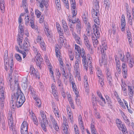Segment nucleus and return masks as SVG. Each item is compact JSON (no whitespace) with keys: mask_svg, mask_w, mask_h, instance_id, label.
<instances>
[{"mask_svg":"<svg viewBox=\"0 0 134 134\" xmlns=\"http://www.w3.org/2000/svg\"><path fill=\"white\" fill-rule=\"evenodd\" d=\"M11 100L10 101V103L13 104L14 100H16L15 103L17 108L20 107L24 102L25 99V96L21 91L19 90L18 92H16L14 93L13 95L11 96Z\"/></svg>","mask_w":134,"mask_h":134,"instance_id":"1","label":"nucleus"},{"mask_svg":"<svg viewBox=\"0 0 134 134\" xmlns=\"http://www.w3.org/2000/svg\"><path fill=\"white\" fill-rule=\"evenodd\" d=\"M46 116L45 115L41 117L42 119L43 122L41 120H39V122L41 123V126L43 130L45 132L47 131L46 127L48 124V121L47 120Z\"/></svg>","mask_w":134,"mask_h":134,"instance_id":"2","label":"nucleus"},{"mask_svg":"<svg viewBox=\"0 0 134 134\" xmlns=\"http://www.w3.org/2000/svg\"><path fill=\"white\" fill-rule=\"evenodd\" d=\"M21 134H27V132L28 126L26 122L24 121L21 126Z\"/></svg>","mask_w":134,"mask_h":134,"instance_id":"3","label":"nucleus"},{"mask_svg":"<svg viewBox=\"0 0 134 134\" xmlns=\"http://www.w3.org/2000/svg\"><path fill=\"white\" fill-rule=\"evenodd\" d=\"M99 12V11L98 10V11H97L95 9H93L92 11V14H94L97 17H96V19H94V20L95 23H96L97 24L99 25V17L98 16V14Z\"/></svg>","mask_w":134,"mask_h":134,"instance_id":"4","label":"nucleus"},{"mask_svg":"<svg viewBox=\"0 0 134 134\" xmlns=\"http://www.w3.org/2000/svg\"><path fill=\"white\" fill-rule=\"evenodd\" d=\"M0 94H1L0 97V103H4V100H5L4 94L3 90V87L1 86L0 88Z\"/></svg>","mask_w":134,"mask_h":134,"instance_id":"5","label":"nucleus"},{"mask_svg":"<svg viewBox=\"0 0 134 134\" xmlns=\"http://www.w3.org/2000/svg\"><path fill=\"white\" fill-rule=\"evenodd\" d=\"M18 38L17 39L18 42V44L20 48L21 49H22L23 46L21 45V44L23 39V36H21V35H20L19 34L18 35Z\"/></svg>","mask_w":134,"mask_h":134,"instance_id":"6","label":"nucleus"},{"mask_svg":"<svg viewBox=\"0 0 134 134\" xmlns=\"http://www.w3.org/2000/svg\"><path fill=\"white\" fill-rule=\"evenodd\" d=\"M30 72L31 74H32L33 75L35 76L36 77H38V73L37 71H36L33 66H31L30 68Z\"/></svg>","mask_w":134,"mask_h":134,"instance_id":"7","label":"nucleus"},{"mask_svg":"<svg viewBox=\"0 0 134 134\" xmlns=\"http://www.w3.org/2000/svg\"><path fill=\"white\" fill-rule=\"evenodd\" d=\"M22 49H23L26 52L28 51L29 50L28 45L25 40L24 41V43Z\"/></svg>","mask_w":134,"mask_h":134,"instance_id":"8","label":"nucleus"},{"mask_svg":"<svg viewBox=\"0 0 134 134\" xmlns=\"http://www.w3.org/2000/svg\"><path fill=\"white\" fill-rule=\"evenodd\" d=\"M118 127L120 130L122 131L124 134V132H126V133H125V134H128L127 130L125 125L124 124H121V126H120V127Z\"/></svg>","mask_w":134,"mask_h":134,"instance_id":"9","label":"nucleus"},{"mask_svg":"<svg viewBox=\"0 0 134 134\" xmlns=\"http://www.w3.org/2000/svg\"><path fill=\"white\" fill-rule=\"evenodd\" d=\"M63 27L64 29L65 32H68V27L67 25V24L64 20H62Z\"/></svg>","mask_w":134,"mask_h":134,"instance_id":"10","label":"nucleus"},{"mask_svg":"<svg viewBox=\"0 0 134 134\" xmlns=\"http://www.w3.org/2000/svg\"><path fill=\"white\" fill-rule=\"evenodd\" d=\"M71 83L72 84V88L73 90L75 93V95L76 96V97H77L78 96V94H79V93L78 91H77V89L76 87V86L75 85V84L73 81H72Z\"/></svg>","mask_w":134,"mask_h":134,"instance_id":"11","label":"nucleus"},{"mask_svg":"<svg viewBox=\"0 0 134 134\" xmlns=\"http://www.w3.org/2000/svg\"><path fill=\"white\" fill-rule=\"evenodd\" d=\"M94 28L96 29V34H97V35H96L95 34V35L96 36L97 38H98L100 37V34L99 30H100L101 29L99 26H97L96 24H94Z\"/></svg>","mask_w":134,"mask_h":134,"instance_id":"12","label":"nucleus"},{"mask_svg":"<svg viewBox=\"0 0 134 134\" xmlns=\"http://www.w3.org/2000/svg\"><path fill=\"white\" fill-rule=\"evenodd\" d=\"M128 91L129 93L130 94H129L130 96V99H131L132 98L133 94L134 93L133 91L132 87V86H128Z\"/></svg>","mask_w":134,"mask_h":134,"instance_id":"13","label":"nucleus"},{"mask_svg":"<svg viewBox=\"0 0 134 134\" xmlns=\"http://www.w3.org/2000/svg\"><path fill=\"white\" fill-rule=\"evenodd\" d=\"M14 89L16 91V92H18L19 90L21 91L19 87V83L18 81L15 80L14 84Z\"/></svg>","mask_w":134,"mask_h":134,"instance_id":"14","label":"nucleus"},{"mask_svg":"<svg viewBox=\"0 0 134 134\" xmlns=\"http://www.w3.org/2000/svg\"><path fill=\"white\" fill-rule=\"evenodd\" d=\"M10 118L9 119V120L8 121V122L9 125L10 126V129H12V130H13V127L14 126L13 121V118L12 117V116L10 117Z\"/></svg>","mask_w":134,"mask_h":134,"instance_id":"15","label":"nucleus"},{"mask_svg":"<svg viewBox=\"0 0 134 134\" xmlns=\"http://www.w3.org/2000/svg\"><path fill=\"white\" fill-rule=\"evenodd\" d=\"M99 2L97 0H96V1L94 3V5H95V6L94 7V9L97 11H98L99 8Z\"/></svg>","mask_w":134,"mask_h":134,"instance_id":"16","label":"nucleus"},{"mask_svg":"<svg viewBox=\"0 0 134 134\" xmlns=\"http://www.w3.org/2000/svg\"><path fill=\"white\" fill-rule=\"evenodd\" d=\"M53 125L54 129L57 131L59 130V128L58 125V124L56 121H55L52 122Z\"/></svg>","mask_w":134,"mask_h":134,"instance_id":"17","label":"nucleus"},{"mask_svg":"<svg viewBox=\"0 0 134 134\" xmlns=\"http://www.w3.org/2000/svg\"><path fill=\"white\" fill-rule=\"evenodd\" d=\"M122 72L123 74L124 77L126 78L127 76V68L122 69Z\"/></svg>","mask_w":134,"mask_h":134,"instance_id":"18","label":"nucleus"},{"mask_svg":"<svg viewBox=\"0 0 134 134\" xmlns=\"http://www.w3.org/2000/svg\"><path fill=\"white\" fill-rule=\"evenodd\" d=\"M111 30L112 31L113 35H115L116 33V28L115 25L114 23H112V27L111 29Z\"/></svg>","mask_w":134,"mask_h":134,"instance_id":"19","label":"nucleus"},{"mask_svg":"<svg viewBox=\"0 0 134 134\" xmlns=\"http://www.w3.org/2000/svg\"><path fill=\"white\" fill-rule=\"evenodd\" d=\"M35 100L36 103V104L38 107L39 108L41 107V100L40 99H39L37 97L35 99H34Z\"/></svg>","mask_w":134,"mask_h":134,"instance_id":"20","label":"nucleus"},{"mask_svg":"<svg viewBox=\"0 0 134 134\" xmlns=\"http://www.w3.org/2000/svg\"><path fill=\"white\" fill-rule=\"evenodd\" d=\"M13 64H12V63L10 65L9 73V74L10 76H11L12 75L13 71L14 70V68H13Z\"/></svg>","mask_w":134,"mask_h":134,"instance_id":"21","label":"nucleus"},{"mask_svg":"<svg viewBox=\"0 0 134 134\" xmlns=\"http://www.w3.org/2000/svg\"><path fill=\"white\" fill-rule=\"evenodd\" d=\"M104 4H105V9H108L109 8V0L107 1H104Z\"/></svg>","mask_w":134,"mask_h":134,"instance_id":"22","label":"nucleus"},{"mask_svg":"<svg viewBox=\"0 0 134 134\" xmlns=\"http://www.w3.org/2000/svg\"><path fill=\"white\" fill-rule=\"evenodd\" d=\"M4 4V3H0V8L2 13H4V12L5 7Z\"/></svg>","mask_w":134,"mask_h":134,"instance_id":"23","label":"nucleus"},{"mask_svg":"<svg viewBox=\"0 0 134 134\" xmlns=\"http://www.w3.org/2000/svg\"><path fill=\"white\" fill-rule=\"evenodd\" d=\"M27 78H26V80L25 81V82H23L22 84V87H23L25 89L27 86Z\"/></svg>","mask_w":134,"mask_h":134,"instance_id":"24","label":"nucleus"},{"mask_svg":"<svg viewBox=\"0 0 134 134\" xmlns=\"http://www.w3.org/2000/svg\"><path fill=\"white\" fill-rule=\"evenodd\" d=\"M35 14L37 15V18H39L41 14V13L38 9H36L35 10Z\"/></svg>","mask_w":134,"mask_h":134,"instance_id":"25","label":"nucleus"},{"mask_svg":"<svg viewBox=\"0 0 134 134\" xmlns=\"http://www.w3.org/2000/svg\"><path fill=\"white\" fill-rule=\"evenodd\" d=\"M91 129L92 133H95V132H96V129L94 127V126L92 123L91 125Z\"/></svg>","mask_w":134,"mask_h":134,"instance_id":"26","label":"nucleus"},{"mask_svg":"<svg viewBox=\"0 0 134 134\" xmlns=\"http://www.w3.org/2000/svg\"><path fill=\"white\" fill-rule=\"evenodd\" d=\"M99 81L100 82V84L101 85V86H103V85H104V82L103 81L104 79L103 78L102 76H101L100 78H99Z\"/></svg>","mask_w":134,"mask_h":134,"instance_id":"27","label":"nucleus"},{"mask_svg":"<svg viewBox=\"0 0 134 134\" xmlns=\"http://www.w3.org/2000/svg\"><path fill=\"white\" fill-rule=\"evenodd\" d=\"M116 123L118 127H119L120 126H121L122 122L119 119H117L116 120Z\"/></svg>","mask_w":134,"mask_h":134,"instance_id":"28","label":"nucleus"},{"mask_svg":"<svg viewBox=\"0 0 134 134\" xmlns=\"http://www.w3.org/2000/svg\"><path fill=\"white\" fill-rule=\"evenodd\" d=\"M92 40L93 41V43L94 47H96L97 46V45L98 43V40L97 38L94 40L92 39Z\"/></svg>","mask_w":134,"mask_h":134,"instance_id":"29","label":"nucleus"},{"mask_svg":"<svg viewBox=\"0 0 134 134\" xmlns=\"http://www.w3.org/2000/svg\"><path fill=\"white\" fill-rule=\"evenodd\" d=\"M30 17L28 15L25 17V23L26 25H28Z\"/></svg>","mask_w":134,"mask_h":134,"instance_id":"30","label":"nucleus"},{"mask_svg":"<svg viewBox=\"0 0 134 134\" xmlns=\"http://www.w3.org/2000/svg\"><path fill=\"white\" fill-rule=\"evenodd\" d=\"M51 87L52 91L54 93V94L57 95V94H56V87L55 86V85L54 84H52Z\"/></svg>","mask_w":134,"mask_h":134,"instance_id":"31","label":"nucleus"},{"mask_svg":"<svg viewBox=\"0 0 134 134\" xmlns=\"http://www.w3.org/2000/svg\"><path fill=\"white\" fill-rule=\"evenodd\" d=\"M97 74L98 77L99 78H100V77H100V76L101 75H102V71L101 70H100V69H98L97 70Z\"/></svg>","mask_w":134,"mask_h":134,"instance_id":"32","label":"nucleus"},{"mask_svg":"<svg viewBox=\"0 0 134 134\" xmlns=\"http://www.w3.org/2000/svg\"><path fill=\"white\" fill-rule=\"evenodd\" d=\"M82 57L83 58L82 62L83 64H85V63H86L87 59L86 55H81Z\"/></svg>","mask_w":134,"mask_h":134,"instance_id":"33","label":"nucleus"},{"mask_svg":"<svg viewBox=\"0 0 134 134\" xmlns=\"http://www.w3.org/2000/svg\"><path fill=\"white\" fill-rule=\"evenodd\" d=\"M40 46L42 48V49L43 50H45L46 49V47L45 46V44L42 41L40 43Z\"/></svg>","mask_w":134,"mask_h":134,"instance_id":"34","label":"nucleus"},{"mask_svg":"<svg viewBox=\"0 0 134 134\" xmlns=\"http://www.w3.org/2000/svg\"><path fill=\"white\" fill-rule=\"evenodd\" d=\"M75 49L77 50L78 52L79 53H81V52L80 47L79 46L76 44H75Z\"/></svg>","mask_w":134,"mask_h":134,"instance_id":"35","label":"nucleus"},{"mask_svg":"<svg viewBox=\"0 0 134 134\" xmlns=\"http://www.w3.org/2000/svg\"><path fill=\"white\" fill-rule=\"evenodd\" d=\"M15 57L16 60L18 61L19 62H21V57L19 55L17 54H16L15 55Z\"/></svg>","mask_w":134,"mask_h":134,"instance_id":"36","label":"nucleus"},{"mask_svg":"<svg viewBox=\"0 0 134 134\" xmlns=\"http://www.w3.org/2000/svg\"><path fill=\"white\" fill-rule=\"evenodd\" d=\"M72 12L73 14L72 17L75 16L77 14V10H76V9H71Z\"/></svg>","mask_w":134,"mask_h":134,"instance_id":"37","label":"nucleus"},{"mask_svg":"<svg viewBox=\"0 0 134 134\" xmlns=\"http://www.w3.org/2000/svg\"><path fill=\"white\" fill-rule=\"evenodd\" d=\"M27 4L26 2V0H23L22 5L24 8H25L27 7Z\"/></svg>","mask_w":134,"mask_h":134,"instance_id":"38","label":"nucleus"},{"mask_svg":"<svg viewBox=\"0 0 134 134\" xmlns=\"http://www.w3.org/2000/svg\"><path fill=\"white\" fill-rule=\"evenodd\" d=\"M35 62L36 63V65L37 66H38L40 68V69H41V67L40 66H41V62H40V61L38 60V59H36V60H35Z\"/></svg>","mask_w":134,"mask_h":134,"instance_id":"39","label":"nucleus"},{"mask_svg":"<svg viewBox=\"0 0 134 134\" xmlns=\"http://www.w3.org/2000/svg\"><path fill=\"white\" fill-rule=\"evenodd\" d=\"M107 77L108 81H109V84L110 85L111 84V82L112 80L111 75H110V76H108Z\"/></svg>","mask_w":134,"mask_h":134,"instance_id":"40","label":"nucleus"},{"mask_svg":"<svg viewBox=\"0 0 134 134\" xmlns=\"http://www.w3.org/2000/svg\"><path fill=\"white\" fill-rule=\"evenodd\" d=\"M85 44L86 45V47L88 50H90V49H92L91 48V46L89 42L85 43Z\"/></svg>","mask_w":134,"mask_h":134,"instance_id":"41","label":"nucleus"},{"mask_svg":"<svg viewBox=\"0 0 134 134\" xmlns=\"http://www.w3.org/2000/svg\"><path fill=\"white\" fill-rule=\"evenodd\" d=\"M30 94L32 96L34 99H35L37 97V95L36 94V92L35 91L33 92H31Z\"/></svg>","mask_w":134,"mask_h":134,"instance_id":"42","label":"nucleus"},{"mask_svg":"<svg viewBox=\"0 0 134 134\" xmlns=\"http://www.w3.org/2000/svg\"><path fill=\"white\" fill-rule=\"evenodd\" d=\"M122 88V89L124 91H125L124 92L125 94V95L127 94V92H126V88L125 87V86H124V85H121Z\"/></svg>","mask_w":134,"mask_h":134,"instance_id":"43","label":"nucleus"},{"mask_svg":"<svg viewBox=\"0 0 134 134\" xmlns=\"http://www.w3.org/2000/svg\"><path fill=\"white\" fill-rule=\"evenodd\" d=\"M80 25L77 24V32L78 33H80V31L81 30V27L80 26Z\"/></svg>","mask_w":134,"mask_h":134,"instance_id":"44","label":"nucleus"},{"mask_svg":"<svg viewBox=\"0 0 134 134\" xmlns=\"http://www.w3.org/2000/svg\"><path fill=\"white\" fill-rule=\"evenodd\" d=\"M41 38L42 37L41 36H38L36 39L37 42L40 43L41 42H42V40Z\"/></svg>","mask_w":134,"mask_h":134,"instance_id":"45","label":"nucleus"},{"mask_svg":"<svg viewBox=\"0 0 134 134\" xmlns=\"http://www.w3.org/2000/svg\"><path fill=\"white\" fill-rule=\"evenodd\" d=\"M65 39V38H60L59 39V42L60 43V44H63L64 43V40Z\"/></svg>","mask_w":134,"mask_h":134,"instance_id":"46","label":"nucleus"},{"mask_svg":"<svg viewBox=\"0 0 134 134\" xmlns=\"http://www.w3.org/2000/svg\"><path fill=\"white\" fill-rule=\"evenodd\" d=\"M99 63L100 64V65H102L104 63V64H105V63L106 62V60H103L102 59L101 60H99Z\"/></svg>","mask_w":134,"mask_h":134,"instance_id":"47","label":"nucleus"},{"mask_svg":"<svg viewBox=\"0 0 134 134\" xmlns=\"http://www.w3.org/2000/svg\"><path fill=\"white\" fill-rule=\"evenodd\" d=\"M79 124L81 128H82V129H85L84 126L83 124V121H81L79 122Z\"/></svg>","mask_w":134,"mask_h":134,"instance_id":"48","label":"nucleus"},{"mask_svg":"<svg viewBox=\"0 0 134 134\" xmlns=\"http://www.w3.org/2000/svg\"><path fill=\"white\" fill-rule=\"evenodd\" d=\"M36 59H38L40 62H42L43 59L41 58V55H38V56H37V58Z\"/></svg>","mask_w":134,"mask_h":134,"instance_id":"49","label":"nucleus"},{"mask_svg":"<svg viewBox=\"0 0 134 134\" xmlns=\"http://www.w3.org/2000/svg\"><path fill=\"white\" fill-rule=\"evenodd\" d=\"M29 92H33L35 91L34 88H32L31 86H30L29 89Z\"/></svg>","mask_w":134,"mask_h":134,"instance_id":"50","label":"nucleus"},{"mask_svg":"<svg viewBox=\"0 0 134 134\" xmlns=\"http://www.w3.org/2000/svg\"><path fill=\"white\" fill-rule=\"evenodd\" d=\"M71 4V9H76V3H74V4Z\"/></svg>","mask_w":134,"mask_h":134,"instance_id":"51","label":"nucleus"},{"mask_svg":"<svg viewBox=\"0 0 134 134\" xmlns=\"http://www.w3.org/2000/svg\"><path fill=\"white\" fill-rule=\"evenodd\" d=\"M55 51L56 52V55L57 57H60V55L59 54V53H60V52L57 49H55Z\"/></svg>","mask_w":134,"mask_h":134,"instance_id":"52","label":"nucleus"},{"mask_svg":"<svg viewBox=\"0 0 134 134\" xmlns=\"http://www.w3.org/2000/svg\"><path fill=\"white\" fill-rule=\"evenodd\" d=\"M63 134H68V130H65V128L64 127L63 129Z\"/></svg>","mask_w":134,"mask_h":134,"instance_id":"53","label":"nucleus"},{"mask_svg":"<svg viewBox=\"0 0 134 134\" xmlns=\"http://www.w3.org/2000/svg\"><path fill=\"white\" fill-rule=\"evenodd\" d=\"M128 39V41L129 43V44L131 47L132 46V40L131 37H127Z\"/></svg>","mask_w":134,"mask_h":134,"instance_id":"54","label":"nucleus"},{"mask_svg":"<svg viewBox=\"0 0 134 134\" xmlns=\"http://www.w3.org/2000/svg\"><path fill=\"white\" fill-rule=\"evenodd\" d=\"M125 6L126 8V10L127 12H128L129 11V7L128 4L126 3L125 4Z\"/></svg>","mask_w":134,"mask_h":134,"instance_id":"55","label":"nucleus"},{"mask_svg":"<svg viewBox=\"0 0 134 134\" xmlns=\"http://www.w3.org/2000/svg\"><path fill=\"white\" fill-rule=\"evenodd\" d=\"M63 124L64 125V127L65 128V130H68L69 126H68L66 124V122H65H65H64Z\"/></svg>","mask_w":134,"mask_h":134,"instance_id":"56","label":"nucleus"},{"mask_svg":"<svg viewBox=\"0 0 134 134\" xmlns=\"http://www.w3.org/2000/svg\"><path fill=\"white\" fill-rule=\"evenodd\" d=\"M40 3V7L41 8H43L44 7V5H45L46 3L45 2H38Z\"/></svg>","mask_w":134,"mask_h":134,"instance_id":"57","label":"nucleus"},{"mask_svg":"<svg viewBox=\"0 0 134 134\" xmlns=\"http://www.w3.org/2000/svg\"><path fill=\"white\" fill-rule=\"evenodd\" d=\"M56 26L57 29V30H59V29H61V27L60 25L59 24L57 23H56Z\"/></svg>","mask_w":134,"mask_h":134,"instance_id":"58","label":"nucleus"},{"mask_svg":"<svg viewBox=\"0 0 134 134\" xmlns=\"http://www.w3.org/2000/svg\"><path fill=\"white\" fill-rule=\"evenodd\" d=\"M127 37H131V32L129 31H127Z\"/></svg>","mask_w":134,"mask_h":134,"instance_id":"59","label":"nucleus"},{"mask_svg":"<svg viewBox=\"0 0 134 134\" xmlns=\"http://www.w3.org/2000/svg\"><path fill=\"white\" fill-rule=\"evenodd\" d=\"M61 29H59V30H57L60 35V36H62V35L63 34V31L62 30H61Z\"/></svg>","mask_w":134,"mask_h":134,"instance_id":"60","label":"nucleus"},{"mask_svg":"<svg viewBox=\"0 0 134 134\" xmlns=\"http://www.w3.org/2000/svg\"><path fill=\"white\" fill-rule=\"evenodd\" d=\"M33 120L34 122V123L36 125H37L38 124V122L37 121V120L36 118H34L33 119Z\"/></svg>","mask_w":134,"mask_h":134,"instance_id":"61","label":"nucleus"},{"mask_svg":"<svg viewBox=\"0 0 134 134\" xmlns=\"http://www.w3.org/2000/svg\"><path fill=\"white\" fill-rule=\"evenodd\" d=\"M22 20H23L22 18L21 17V16H19L18 18V22L19 24H21Z\"/></svg>","mask_w":134,"mask_h":134,"instance_id":"62","label":"nucleus"},{"mask_svg":"<svg viewBox=\"0 0 134 134\" xmlns=\"http://www.w3.org/2000/svg\"><path fill=\"white\" fill-rule=\"evenodd\" d=\"M23 51V52H21L20 53L22 54L23 58H24L26 56V53L23 51Z\"/></svg>","mask_w":134,"mask_h":134,"instance_id":"63","label":"nucleus"},{"mask_svg":"<svg viewBox=\"0 0 134 134\" xmlns=\"http://www.w3.org/2000/svg\"><path fill=\"white\" fill-rule=\"evenodd\" d=\"M20 30V32H19L20 33V34L21 36H23L24 33H23V29H19Z\"/></svg>","mask_w":134,"mask_h":134,"instance_id":"64","label":"nucleus"}]
</instances>
